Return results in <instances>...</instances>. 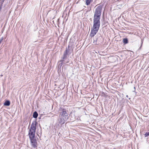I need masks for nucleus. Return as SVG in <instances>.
Masks as SVG:
<instances>
[{
    "mask_svg": "<svg viewBox=\"0 0 149 149\" xmlns=\"http://www.w3.org/2000/svg\"><path fill=\"white\" fill-rule=\"evenodd\" d=\"M3 39V37H2L0 40V43H1Z\"/></svg>",
    "mask_w": 149,
    "mask_h": 149,
    "instance_id": "2eb2a0df",
    "label": "nucleus"
},
{
    "mask_svg": "<svg viewBox=\"0 0 149 149\" xmlns=\"http://www.w3.org/2000/svg\"><path fill=\"white\" fill-rule=\"evenodd\" d=\"M123 41L125 44H126L128 43V40L127 38H124L123 40Z\"/></svg>",
    "mask_w": 149,
    "mask_h": 149,
    "instance_id": "f8f14e48",
    "label": "nucleus"
},
{
    "mask_svg": "<svg viewBox=\"0 0 149 149\" xmlns=\"http://www.w3.org/2000/svg\"><path fill=\"white\" fill-rule=\"evenodd\" d=\"M100 24L93 22V28L92 29L91 32L90 34V36L91 37H93L97 32L99 29Z\"/></svg>",
    "mask_w": 149,
    "mask_h": 149,
    "instance_id": "7ed1b4c3",
    "label": "nucleus"
},
{
    "mask_svg": "<svg viewBox=\"0 0 149 149\" xmlns=\"http://www.w3.org/2000/svg\"><path fill=\"white\" fill-rule=\"evenodd\" d=\"M37 123V122L36 121H33L30 129L36 130Z\"/></svg>",
    "mask_w": 149,
    "mask_h": 149,
    "instance_id": "0eeeda50",
    "label": "nucleus"
},
{
    "mask_svg": "<svg viewBox=\"0 0 149 149\" xmlns=\"http://www.w3.org/2000/svg\"><path fill=\"white\" fill-rule=\"evenodd\" d=\"M65 66H63L62 67V69H63H63H64Z\"/></svg>",
    "mask_w": 149,
    "mask_h": 149,
    "instance_id": "dca6fc26",
    "label": "nucleus"
},
{
    "mask_svg": "<svg viewBox=\"0 0 149 149\" xmlns=\"http://www.w3.org/2000/svg\"><path fill=\"white\" fill-rule=\"evenodd\" d=\"M60 62V61H59ZM69 60H68L66 62L65 61H60V62H61V63L60 64H59L58 65V67H60V68L62 66V65L68 63L69 62Z\"/></svg>",
    "mask_w": 149,
    "mask_h": 149,
    "instance_id": "6e6552de",
    "label": "nucleus"
},
{
    "mask_svg": "<svg viewBox=\"0 0 149 149\" xmlns=\"http://www.w3.org/2000/svg\"><path fill=\"white\" fill-rule=\"evenodd\" d=\"M10 104V102L8 100H6L4 103V105L6 106H9Z\"/></svg>",
    "mask_w": 149,
    "mask_h": 149,
    "instance_id": "1a4fd4ad",
    "label": "nucleus"
},
{
    "mask_svg": "<svg viewBox=\"0 0 149 149\" xmlns=\"http://www.w3.org/2000/svg\"><path fill=\"white\" fill-rule=\"evenodd\" d=\"M5 0H0V6H1L2 7V4L4 2Z\"/></svg>",
    "mask_w": 149,
    "mask_h": 149,
    "instance_id": "ddd939ff",
    "label": "nucleus"
},
{
    "mask_svg": "<svg viewBox=\"0 0 149 149\" xmlns=\"http://www.w3.org/2000/svg\"><path fill=\"white\" fill-rule=\"evenodd\" d=\"M102 10V6L101 5H99L96 8L93 17V22L100 24V19Z\"/></svg>",
    "mask_w": 149,
    "mask_h": 149,
    "instance_id": "f03ea898",
    "label": "nucleus"
},
{
    "mask_svg": "<svg viewBox=\"0 0 149 149\" xmlns=\"http://www.w3.org/2000/svg\"><path fill=\"white\" fill-rule=\"evenodd\" d=\"M69 46H68V48H66L65 51L64 52L63 56L62 57L60 61H65L66 62L68 60L69 61V59L68 58V56H69V55L68 54V52H69Z\"/></svg>",
    "mask_w": 149,
    "mask_h": 149,
    "instance_id": "20e7f679",
    "label": "nucleus"
},
{
    "mask_svg": "<svg viewBox=\"0 0 149 149\" xmlns=\"http://www.w3.org/2000/svg\"><path fill=\"white\" fill-rule=\"evenodd\" d=\"M30 139L31 142L32 146L34 148H36L37 147V142L36 139H35V138H30Z\"/></svg>",
    "mask_w": 149,
    "mask_h": 149,
    "instance_id": "423d86ee",
    "label": "nucleus"
},
{
    "mask_svg": "<svg viewBox=\"0 0 149 149\" xmlns=\"http://www.w3.org/2000/svg\"><path fill=\"white\" fill-rule=\"evenodd\" d=\"M93 0H86V3L87 5H89L90 3L92 2Z\"/></svg>",
    "mask_w": 149,
    "mask_h": 149,
    "instance_id": "9b49d317",
    "label": "nucleus"
},
{
    "mask_svg": "<svg viewBox=\"0 0 149 149\" xmlns=\"http://www.w3.org/2000/svg\"><path fill=\"white\" fill-rule=\"evenodd\" d=\"M134 89H135V87H134Z\"/></svg>",
    "mask_w": 149,
    "mask_h": 149,
    "instance_id": "a211bd4d",
    "label": "nucleus"
},
{
    "mask_svg": "<svg viewBox=\"0 0 149 149\" xmlns=\"http://www.w3.org/2000/svg\"><path fill=\"white\" fill-rule=\"evenodd\" d=\"M126 97H128V95H127L126 96Z\"/></svg>",
    "mask_w": 149,
    "mask_h": 149,
    "instance_id": "f3484780",
    "label": "nucleus"
},
{
    "mask_svg": "<svg viewBox=\"0 0 149 149\" xmlns=\"http://www.w3.org/2000/svg\"><path fill=\"white\" fill-rule=\"evenodd\" d=\"M36 130L29 129V138H35V134Z\"/></svg>",
    "mask_w": 149,
    "mask_h": 149,
    "instance_id": "39448f33",
    "label": "nucleus"
},
{
    "mask_svg": "<svg viewBox=\"0 0 149 149\" xmlns=\"http://www.w3.org/2000/svg\"><path fill=\"white\" fill-rule=\"evenodd\" d=\"M59 118L58 119V125L64 124L69 118L70 115L68 113L67 109L60 107L59 109Z\"/></svg>",
    "mask_w": 149,
    "mask_h": 149,
    "instance_id": "f257e3e1",
    "label": "nucleus"
},
{
    "mask_svg": "<svg viewBox=\"0 0 149 149\" xmlns=\"http://www.w3.org/2000/svg\"><path fill=\"white\" fill-rule=\"evenodd\" d=\"M33 116V117L34 118H36L38 117V114L37 112L36 111H35L34 112Z\"/></svg>",
    "mask_w": 149,
    "mask_h": 149,
    "instance_id": "9d476101",
    "label": "nucleus"
},
{
    "mask_svg": "<svg viewBox=\"0 0 149 149\" xmlns=\"http://www.w3.org/2000/svg\"><path fill=\"white\" fill-rule=\"evenodd\" d=\"M145 136L147 137L148 136H149V132H146L145 134Z\"/></svg>",
    "mask_w": 149,
    "mask_h": 149,
    "instance_id": "4468645a",
    "label": "nucleus"
}]
</instances>
